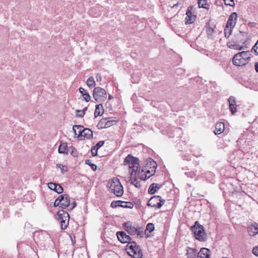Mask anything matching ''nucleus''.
I'll return each mask as SVG.
<instances>
[{"label": "nucleus", "instance_id": "obj_1", "mask_svg": "<svg viewBox=\"0 0 258 258\" xmlns=\"http://www.w3.org/2000/svg\"><path fill=\"white\" fill-rule=\"evenodd\" d=\"M150 165L151 166L150 169H146L145 171L143 169L141 170L139 168L135 172H133L131 176H135L138 178L143 180L147 179L155 174L157 167L156 163L153 160L150 162Z\"/></svg>", "mask_w": 258, "mask_h": 258}, {"label": "nucleus", "instance_id": "obj_2", "mask_svg": "<svg viewBox=\"0 0 258 258\" xmlns=\"http://www.w3.org/2000/svg\"><path fill=\"white\" fill-rule=\"evenodd\" d=\"M249 55V52L248 51H243L236 53L233 57V64L238 67L245 65L250 58Z\"/></svg>", "mask_w": 258, "mask_h": 258}, {"label": "nucleus", "instance_id": "obj_3", "mask_svg": "<svg viewBox=\"0 0 258 258\" xmlns=\"http://www.w3.org/2000/svg\"><path fill=\"white\" fill-rule=\"evenodd\" d=\"M126 250L128 254L133 258H141L143 256L141 249L134 241L128 242L126 246Z\"/></svg>", "mask_w": 258, "mask_h": 258}, {"label": "nucleus", "instance_id": "obj_4", "mask_svg": "<svg viewBox=\"0 0 258 258\" xmlns=\"http://www.w3.org/2000/svg\"><path fill=\"white\" fill-rule=\"evenodd\" d=\"M192 231L194 233L195 238L200 241H205L207 239V234L205 232L204 227L198 221L195 222L194 226L191 227Z\"/></svg>", "mask_w": 258, "mask_h": 258}, {"label": "nucleus", "instance_id": "obj_5", "mask_svg": "<svg viewBox=\"0 0 258 258\" xmlns=\"http://www.w3.org/2000/svg\"><path fill=\"white\" fill-rule=\"evenodd\" d=\"M124 230L130 235H137L138 237H142L143 236V229L139 226H135L129 222L124 223L123 225Z\"/></svg>", "mask_w": 258, "mask_h": 258}, {"label": "nucleus", "instance_id": "obj_6", "mask_svg": "<svg viewBox=\"0 0 258 258\" xmlns=\"http://www.w3.org/2000/svg\"><path fill=\"white\" fill-rule=\"evenodd\" d=\"M73 130L75 136L84 137L87 139H91L93 136V132L89 128H84L83 126L75 125Z\"/></svg>", "mask_w": 258, "mask_h": 258}, {"label": "nucleus", "instance_id": "obj_7", "mask_svg": "<svg viewBox=\"0 0 258 258\" xmlns=\"http://www.w3.org/2000/svg\"><path fill=\"white\" fill-rule=\"evenodd\" d=\"M70 204V198L68 195L59 196L55 201L54 206H59L62 209H66Z\"/></svg>", "mask_w": 258, "mask_h": 258}, {"label": "nucleus", "instance_id": "obj_8", "mask_svg": "<svg viewBox=\"0 0 258 258\" xmlns=\"http://www.w3.org/2000/svg\"><path fill=\"white\" fill-rule=\"evenodd\" d=\"M93 97L98 102L104 101L107 98L106 92L99 87H96L93 91Z\"/></svg>", "mask_w": 258, "mask_h": 258}, {"label": "nucleus", "instance_id": "obj_9", "mask_svg": "<svg viewBox=\"0 0 258 258\" xmlns=\"http://www.w3.org/2000/svg\"><path fill=\"white\" fill-rule=\"evenodd\" d=\"M165 201L162 199L159 196L152 197L148 202V206L156 208H160L164 204Z\"/></svg>", "mask_w": 258, "mask_h": 258}, {"label": "nucleus", "instance_id": "obj_10", "mask_svg": "<svg viewBox=\"0 0 258 258\" xmlns=\"http://www.w3.org/2000/svg\"><path fill=\"white\" fill-rule=\"evenodd\" d=\"M123 194V188L118 179L114 178V195L116 197H121Z\"/></svg>", "mask_w": 258, "mask_h": 258}, {"label": "nucleus", "instance_id": "obj_11", "mask_svg": "<svg viewBox=\"0 0 258 258\" xmlns=\"http://www.w3.org/2000/svg\"><path fill=\"white\" fill-rule=\"evenodd\" d=\"M113 125V120L111 118H104L98 122L97 127L98 129L107 128Z\"/></svg>", "mask_w": 258, "mask_h": 258}, {"label": "nucleus", "instance_id": "obj_12", "mask_svg": "<svg viewBox=\"0 0 258 258\" xmlns=\"http://www.w3.org/2000/svg\"><path fill=\"white\" fill-rule=\"evenodd\" d=\"M116 236L118 240L122 243H127L128 244V242L133 241L132 238L123 231L117 232Z\"/></svg>", "mask_w": 258, "mask_h": 258}, {"label": "nucleus", "instance_id": "obj_13", "mask_svg": "<svg viewBox=\"0 0 258 258\" xmlns=\"http://www.w3.org/2000/svg\"><path fill=\"white\" fill-rule=\"evenodd\" d=\"M121 207L123 208L132 209L134 207V204L130 202H124L122 201L114 200V208Z\"/></svg>", "mask_w": 258, "mask_h": 258}, {"label": "nucleus", "instance_id": "obj_14", "mask_svg": "<svg viewBox=\"0 0 258 258\" xmlns=\"http://www.w3.org/2000/svg\"><path fill=\"white\" fill-rule=\"evenodd\" d=\"M237 18V15L236 13L233 12L229 16L226 26H227L228 28V27L233 28L236 25Z\"/></svg>", "mask_w": 258, "mask_h": 258}, {"label": "nucleus", "instance_id": "obj_15", "mask_svg": "<svg viewBox=\"0 0 258 258\" xmlns=\"http://www.w3.org/2000/svg\"><path fill=\"white\" fill-rule=\"evenodd\" d=\"M240 42L242 43V45H240L239 44H228V46L229 48L231 49H233L235 50H242L245 48H247L246 45H247V39H245L244 40H241Z\"/></svg>", "mask_w": 258, "mask_h": 258}, {"label": "nucleus", "instance_id": "obj_16", "mask_svg": "<svg viewBox=\"0 0 258 258\" xmlns=\"http://www.w3.org/2000/svg\"><path fill=\"white\" fill-rule=\"evenodd\" d=\"M210 251L208 248H202L198 252L197 258H210Z\"/></svg>", "mask_w": 258, "mask_h": 258}, {"label": "nucleus", "instance_id": "obj_17", "mask_svg": "<svg viewBox=\"0 0 258 258\" xmlns=\"http://www.w3.org/2000/svg\"><path fill=\"white\" fill-rule=\"evenodd\" d=\"M186 252V258H197L198 250L196 248L187 247Z\"/></svg>", "mask_w": 258, "mask_h": 258}, {"label": "nucleus", "instance_id": "obj_18", "mask_svg": "<svg viewBox=\"0 0 258 258\" xmlns=\"http://www.w3.org/2000/svg\"><path fill=\"white\" fill-rule=\"evenodd\" d=\"M247 230L250 236H255L258 233V224L254 223L249 225L248 227Z\"/></svg>", "mask_w": 258, "mask_h": 258}, {"label": "nucleus", "instance_id": "obj_19", "mask_svg": "<svg viewBox=\"0 0 258 258\" xmlns=\"http://www.w3.org/2000/svg\"><path fill=\"white\" fill-rule=\"evenodd\" d=\"M224 129V123L222 122H218L216 124L214 133L215 135H220L223 132Z\"/></svg>", "mask_w": 258, "mask_h": 258}, {"label": "nucleus", "instance_id": "obj_20", "mask_svg": "<svg viewBox=\"0 0 258 258\" xmlns=\"http://www.w3.org/2000/svg\"><path fill=\"white\" fill-rule=\"evenodd\" d=\"M57 215L58 217V220L60 221L62 220H68L69 219V215L67 211L63 210H59L57 212Z\"/></svg>", "mask_w": 258, "mask_h": 258}, {"label": "nucleus", "instance_id": "obj_21", "mask_svg": "<svg viewBox=\"0 0 258 258\" xmlns=\"http://www.w3.org/2000/svg\"><path fill=\"white\" fill-rule=\"evenodd\" d=\"M161 187V185L158 183H153L150 185L148 189V192L153 195L155 194Z\"/></svg>", "mask_w": 258, "mask_h": 258}, {"label": "nucleus", "instance_id": "obj_22", "mask_svg": "<svg viewBox=\"0 0 258 258\" xmlns=\"http://www.w3.org/2000/svg\"><path fill=\"white\" fill-rule=\"evenodd\" d=\"M130 168V175L133 173V172H135L136 171L138 170L140 168L139 162H134L133 163H130L127 164Z\"/></svg>", "mask_w": 258, "mask_h": 258}, {"label": "nucleus", "instance_id": "obj_23", "mask_svg": "<svg viewBox=\"0 0 258 258\" xmlns=\"http://www.w3.org/2000/svg\"><path fill=\"white\" fill-rule=\"evenodd\" d=\"M124 164L127 165L130 163H133L134 162H139V159L137 158L134 157L131 155H128L124 159Z\"/></svg>", "mask_w": 258, "mask_h": 258}, {"label": "nucleus", "instance_id": "obj_24", "mask_svg": "<svg viewBox=\"0 0 258 258\" xmlns=\"http://www.w3.org/2000/svg\"><path fill=\"white\" fill-rule=\"evenodd\" d=\"M79 90L84 100L87 102L89 101L90 100L91 97L87 91L82 87H80Z\"/></svg>", "mask_w": 258, "mask_h": 258}, {"label": "nucleus", "instance_id": "obj_25", "mask_svg": "<svg viewBox=\"0 0 258 258\" xmlns=\"http://www.w3.org/2000/svg\"><path fill=\"white\" fill-rule=\"evenodd\" d=\"M58 151L61 154L67 153L68 148L67 144L66 143H61L58 147Z\"/></svg>", "mask_w": 258, "mask_h": 258}, {"label": "nucleus", "instance_id": "obj_26", "mask_svg": "<svg viewBox=\"0 0 258 258\" xmlns=\"http://www.w3.org/2000/svg\"><path fill=\"white\" fill-rule=\"evenodd\" d=\"M103 109V106L101 104L97 105L94 112L95 117L102 115L103 113V112L102 111Z\"/></svg>", "mask_w": 258, "mask_h": 258}, {"label": "nucleus", "instance_id": "obj_27", "mask_svg": "<svg viewBox=\"0 0 258 258\" xmlns=\"http://www.w3.org/2000/svg\"><path fill=\"white\" fill-rule=\"evenodd\" d=\"M131 183L134 185L136 187L140 188L141 184L140 181L138 180V178L135 176H131Z\"/></svg>", "mask_w": 258, "mask_h": 258}, {"label": "nucleus", "instance_id": "obj_28", "mask_svg": "<svg viewBox=\"0 0 258 258\" xmlns=\"http://www.w3.org/2000/svg\"><path fill=\"white\" fill-rule=\"evenodd\" d=\"M198 5L199 8L208 9L209 5L206 0H198Z\"/></svg>", "mask_w": 258, "mask_h": 258}, {"label": "nucleus", "instance_id": "obj_29", "mask_svg": "<svg viewBox=\"0 0 258 258\" xmlns=\"http://www.w3.org/2000/svg\"><path fill=\"white\" fill-rule=\"evenodd\" d=\"M87 85L91 88H92L95 86V82L93 77H90L86 81Z\"/></svg>", "mask_w": 258, "mask_h": 258}, {"label": "nucleus", "instance_id": "obj_30", "mask_svg": "<svg viewBox=\"0 0 258 258\" xmlns=\"http://www.w3.org/2000/svg\"><path fill=\"white\" fill-rule=\"evenodd\" d=\"M87 110V107H85L83 110H77L76 111V115L79 117H82L85 114V111Z\"/></svg>", "mask_w": 258, "mask_h": 258}, {"label": "nucleus", "instance_id": "obj_31", "mask_svg": "<svg viewBox=\"0 0 258 258\" xmlns=\"http://www.w3.org/2000/svg\"><path fill=\"white\" fill-rule=\"evenodd\" d=\"M196 16H186L185 18V23L186 24H191L196 19Z\"/></svg>", "mask_w": 258, "mask_h": 258}, {"label": "nucleus", "instance_id": "obj_32", "mask_svg": "<svg viewBox=\"0 0 258 258\" xmlns=\"http://www.w3.org/2000/svg\"><path fill=\"white\" fill-rule=\"evenodd\" d=\"M69 221L68 220H62L61 221H59L61 225V228L62 230L66 229L69 224Z\"/></svg>", "mask_w": 258, "mask_h": 258}, {"label": "nucleus", "instance_id": "obj_33", "mask_svg": "<svg viewBox=\"0 0 258 258\" xmlns=\"http://www.w3.org/2000/svg\"><path fill=\"white\" fill-rule=\"evenodd\" d=\"M194 7L192 6H189L188 7L187 11L186 12V16H196L194 14Z\"/></svg>", "mask_w": 258, "mask_h": 258}, {"label": "nucleus", "instance_id": "obj_34", "mask_svg": "<svg viewBox=\"0 0 258 258\" xmlns=\"http://www.w3.org/2000/svg\"><path fill=\"white\" fill-rule=\"evenodd\" d=\"M85 164L90 166L91 167V169L93 171L96 170V169H97V166L95 164H94L93 163H92L91 160H85Z\"/></svg>", "mask_w": 258, "mask_h": 258}, {"label": "nucleus", "instance_id": "obj_35", "mask_svg": "<svg viewBox=\"0 0 258 258\" xmlns=\"http://www.w3.org/2000/svg\"><path fill=\"white\" fill-rule=\"evenodd\" d=\"M232 29H233L232 28H229V27H228V29L227 26H226V28H225V30H224L225 36L226 37H227V38L229 37V36L231 35Z\"/></svg>", "mask_w": 258, "mask_h": 258}, {"label": "nucleus", "instance_id": "obj_36", "mask_svg": "<svg viewBox=\"0 0 258 258\" xmlns=\"http://www.w3.org/2000/svg\"><path fill=\"white\" fill-rule=\"evenodd\" d=\"M154 225L153 223H148L146 226V231H149V232H151L154 230Z\"/></svg>", "mask_w": 258, "mask_h": 258}, {"label": "nucleus", "instance_id": "obj_37", "mask_svg": "<svg viewBox=\"0 0 258 258\" xmlns=\"http://www.w3.org/2000/svg\"><path fill=\"white\" fill-rule=\"evenodd\" d=\"M56 167L59 168L62 173L68 171V168L66 166H63L62 164H58L56 165Z\"/></svg>", "mask_w": 258, "mask_h": 258}, {"label": "nucleus", "instance_id": "obj_38", "mask_svg": "<svg viewBox=\"0 0 258 258\" xmlns=\"http://www.w3.org/2000/svg\"><path fill=\"white\" fill-rule=\"evenodd\" d=\"M229 109H230L231 113L232 114H234L237 111L236 105H233L232 104H229Z\"/></svg>", "mask_w": 258, "mask_h": 258}, {"label": "nucleus", "instance_id": "obj_39", "mask_svg": "<svg viewBox=\"0 0 258 258\" xmlns=\"http://www.w3.org/2000/svg\"><path fill=\"white\" fill-rule=\"evenodd\" d=\"M54 191L57 194H61L63 192V188L60 185L57 184V187L54 189Z\"/></svg>", "mask_w": 258, "mask_h": 258}, {"label": "nucleus", "instance_id": "obj_40", "mask_svg": "<svg viewBox=\"0 0 258 258\" xmlns=\"http://www.w3.org/2000/svg\"><path fill=\"white\" fill-rule=\"evenodd\" d=\"M112 185H113V179H111L108 182V183L107 184V187L111 192H113V189L111 188Z\"/></svg>", "mask_w": 258, "mask_h": 258}, {"label": "nucleus", "instance_id": "obj_41", "mask_svg": "<svg viewBox=\"0 0 258 258\" xmlns=\"http://www.w3.org/2000/svg\"><path fill=\"white\" fill-rule=\"evenodd\" d=\"M225 4L227 6H234V2L233 0H224Z\"/></svg>", "mask_w": 258, "mask_h": 258}, {"label": "nucleus", "instance_id": "obj_42", "mask_svg": "<svg viewBox=\"0 0 258 258\" xmlns=\"http://www.w3.org/2000/svg\"><path fill=\"white\" fill-rule=\"evenodd\" d=\"M57 184L55 183L50 182L48 184V187L52 190H54V189L57 187Z\"/></svg>", "mask_w": 258, "mask_h": 258}, {"label": "nucleus", "instance_id": "obj_43", "mask_svg": "<svg viewBox=\"0 0 258 258\" xmlns=\"http://www.w3.org/2000/svg\"><path fill=\"white\" fill-rule=\"evenodd\" d=\"M228 102L229 103V104H233V105H236V100L235 98L233 96H230L228 98Z\"/></svg>", "mask_w": 258, "mask_h": 258}, {"label": "nucleus", "instance_id": "obj_44", "mask_svg": "<svg viewBox=\"0 0 258 258\" xmlns=\"http://www.w3.org/2000/svg\"><path fill=\"white\" fill-rule=\"evenodd\" d=\"M98 149L96 147L93 146L91 149V153L93 156H95L97 155V150Z\"/></svg>", "mask_w": 258, "mask_h": 258}, {"label": "nucleus", "instance_id": "obj_45", "mask_svg": "<svg viewBox=\"0 0 258 258\" xmlns=\"http://www.w3.org/2000/svg\"><path fill=\"white\" fill-rule=\"evenodd\" d=\"M251 50H254L256 54L258 55V40L256 43L253 46Z\"/></svg>", "mask_w": 258, "mask_h": 258}, {"label": "nucleus", "instance_id": "obj_46", "mask_svg": "<svg viewBox=\"0 0 258 258\" xmlns=\"http://www.w3.org/2000/svg\"><path fill=\"white\" fill-rule=\"evenodd\" d=\"M104 144V141H99L95 146V147H96L97 149H99L100 147H101Z\"/></svg>", "mask_w": 258, "mask_h": 258}, {"label": "nucleus", "instance_id": "obj_47", "mask_svg": "<svg viewBox=\"0 0 258 258\" xmlns=\"http://www.w3.org/2000/svg\"><path fill=\"white\" fill-rule=\"evenodd\" d=\"M96 79L97 81L100 82L102 80V77L100 74H97L96 76Z\"/></svg>", "mask_w": 258, "mask_h": 258}, {"label": "nucleus", "instance_id": "obj_48", "mask_svg": "<svg viewBox=\"0 0 258 258\" xmlns=\"http://www.w3.org/2000/svg\"><path fill=\"white\" fill-rule=\"evenodd\" d=\"M76 203L75 202H73V203L72 204V206L71 208V209L72 210V209H74L76 207Z\"/></svg>", "mask_w": 258, "mask_h": 258}, {"label": "nucleus", "instance_id": "obj_49", "mask_svg": "<svg viewBox=\"0 0 258 258\" xmlns=\"http://www.w3.org/2000/svg\"><path fill=\"white\" fill-rule=\"evenodd\" d=\"M255 71L258 73V63H256L255 64Z\"/></svg>", "mask_w": 258, "mask_h": 258}, {"label": "nucleus", "instance_id": "obj_50", "mask_svg": "<svg viewBox=\"0 0 258 258\" xmlns=\"http://www.w3.org/2000/svg\"><path fill=\"white\" fill-rule=\"evenodd\" d=\"M240 35H241V36H242L243 37H247V33H242Z\"/></svg>", "mask_w": 258, "mask_h": 258}, {"label": "nucleus", "instance_id": "obj_51", "mask_svg": "<svg viewBox=\"0 0 258 258\" xmlns=\"http://www.w3.org/2000/svg\"><path fill=\"white\" fill-rule=\"evenodd\" d=\"M113 202H112L110 204V206H111V207L113 208Z\"/></svg>", "mask_w": 258, "mask_h": 258}, {"label": "nucleus", "instance_id": "obj_52", "mask_svg": "<svg viewBox=\"0 0 258 258\" xmlns=\"http://www.w3.org/2000/svg\"><path fill=\"white\" fill-rule=\"evenodd\" d=\"M111 98H112V96L110 95L109 96V99H111Z\"/></svg>", "mask_w": 258, "mask_h": 258}, {"label": "nucleus", "instance_id": "obj_53", "mask_svg": "<svg viewBox=\"0 0 258 258\" xmlns=\"http://www.w3.org/2000/svg\"><path fill=\"white\" fill-rule=\"evenodd\" d=\"M73 155V156H74V157H76V156H77V155Z\"/></svg>", "mask_w": 258, "mask_h": 258}, {"label": "nucleus", "instance_id": "obj_54", "mask_svg": "<svg viewBox=\"0 0 258 258\" xmlns=\"http://www.w3.org/2000/svg\"><path fill=\"white\" fill-rule=\"evenodd\" d=\"M77 130V133L78 134V130L76 128Z\"/></svg>", "mask_w": 258, "mask_h": 258}]
</instances>
